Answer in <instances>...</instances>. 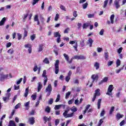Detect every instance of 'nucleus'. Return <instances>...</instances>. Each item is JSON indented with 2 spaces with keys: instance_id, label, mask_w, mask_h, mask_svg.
Listing matches in <instances>:
<instances>
[{
  "instance_id": "obj_1",
  "label": "nucleus",
  "mask_w": 126,
  "mask_h": 126,
  "mask_svg": "<svg viewBox=\"0 0 126 126\" xmlns=\"http://www.w3.org/2000/svg\"><path fill=\"white\" fill-rule=\"evenodd\" d=\"M71 112L70 114H68L69 110H65L63 113V116L64 118H72V116L74 115V113L77 111V108L75 106H73L70 108Z\"/></svg>"
},
{
  "instance_id": "obj_2",
  "label": "nucleus",
  "mask_w": 126,
  "mask_h": 126,
  "mask_svg": "<svg viewBox=\"0 0 126 126\" xmlns=\"http://www.w3.org/2000/svg\"><path fill=\"white\" fill-rule=\"evenodd\" d=\"M114 90V87L113 85H110L109 86L107 92L106 93V95H108L109 96H112V92Z\"/></svg>"
},
{
  "instance_id": "obj_3",
  "label": "nucleus",
  "mask_w": 126,
  "mask_h": 126,
  "mask_svg": "<svg viewBox=\"0 0 126 126\" xmlns=\"http://www.w3.org/2000/svg\"><path fill=\"white\" fill-rule=\"evenodd\" d=\"M60 63V61L59 60H56V63H55V73L56 74H58L59 73V64Z\"/></svg>"
},
{
  "instance_id": "obj_4",
  "label": "nucleus",
  "mask_w": 126,
  "mask_h": 126,
  "mask_svg": "<svg viewBox=\"0 0 126 126\" xmlns=\"http://www.w3.org/2000/svg\"><path fill=\"white\" fill-rule=\"evenodd\" d=\"M110 21H107V24H114V19H115V14H112L110 16Z\"/></svg>"
},
{
  "instance_id": "obj_5",
  "label": "nucleus",
  "mask_w": 126,
  "mask_h": 126,
  "mask_svg": "<svg viewBox=\"0 0 126 126\" xmlns=\"http://www.w3.org/2000/svg\"><path fill=\"white\" fill-rule=\"evenodd\" d=\"M6 97H3L2 98L3 101L5 102V103H6L8 100H9V96H10V94L7 93L6 94Z\"/></svg>"
},
{
  "instance_id": "obj_6",
  "label": "nucleus",
  "mask_w": 126,
  "mask_h": 126,
  "mask_svg": "<svg viewBox=\"0 0 126 126\" xmlns=\"http://www.w3.org/2000/svg\"><path fill=\"white\" fill-rule=\"evenodd\" d=\"M52 90L53 88H52V85L49 84L45 89V92H52Z\"/></svg>"
},
{
  "instance_id": "obj_7",
  "label": "nucleus",
  "mask_w": 126,
  "mask_h": 126,
  "mask_svg": "<svg viewBox=\"0 0 126 126\" xmlns=\"http://www.w3.org/2000/svg\"><path fill=\"white\" fill-rule=\"evenodd\" d=\"M92 79H93L92 83L95 81L96 82L97 80H98V75L97 74H94L91 77Z\"/></svg>"
},
{
  "instance_id": "obj_8",
  "label": "nucleus",
  "mask_w": 126,
  "mask_h": 126,
  "mask_svg": "<svg viewBox=\"0 0 126 126\" xmlns=\"http://www.w3.org/2000/svg\"><path fill=\"white\" fill-rule=\"evenodd\" d=\"M29 123L30 125H34L35 124V118L31 117L29 119Z\"/></svg>"
},
{
  "instance_id": "obj_9",
  "label": "nucleus",
  "mask_w": 126,
  "mask_h": 126,
  "mask_svg": "<svg viewBox=\"0 0 126 126\" xmlns=\"http://www.w3.org/2000/svg\"><path fill=\"white\" fill-rule=\"evenodd\" d=\"M120 0H116L114 1V4L117 9L120 8V7H121V5H120Z\"/></svg>"
},
{
  "instance_id": "obj_10",
  "label": "nucleus",
  "mask_w": 126,
  "mask_h": 126,
  "mask_svg": "<svg viewBox=\"0 0 126 126\" xmlns=\"http://www.w3.org/2000/svg\"><path fill=\"white\" fill-rule=\"evenodd\" d=\"M100 89H96L95 91H94V96H100L101 95V93H100Z\"/></svg>"
},
{
  "instance_id": "obj_11",
  "label": "nucleus",
  "mask_w": 126,
  "mask_h": 126,
  "mask_svg": "<svg viewBox=\"0 0 126 126\" xmlns=\"http://www.w3.org/2000/svg\"><path fill=\"white\" fill-rule=\"evenodd\" d=\"M93 42H94V41H93V40L91 38H89V39L88 40V45H89L90 48H91V47H92Z\"/></svg>"
},
{
  "instance_id": "obj_12",
  "label": "nucleus",
  "mask_w": 126,
  "mask_h": 126,
  "mask_svg": "<svg viewBox=\"0 0 126 126\" xmlns=\"http://www.w3.org/2000/svg\"><path fill=\"white\" fill-rule=\"evenodd\" d=\"M44 49V45L43 44H39L38 45V52H42Z\"/></svg>"
},
{
  "instance_id": "obj_13",
  "label": "nucleus",
  "mask_w": 126,
  "mask_h": 126,
  "mask_svg": "<svg viewBox=\"0 0 126 126\" xmlns=\"http://www.w3.org/2000/svg\"><path fill=\"white\" fill-rule=\"evenodd\" d=\"M51 120H52V118H51V117H49V118L44 116L43 117V121H44V124H46L47 123V122L49 121H51Z\"/></svg>"
},
{
  "instance_id": "obj_14",
  "label": "nucleus",
  "mask_w": 126,
  "mask_h": 126,
  "mask_svg": "<svg viewBox=\"0 0 126 126\" xmlns=\"http://www.w3.org/2000/svg\"><path fill=\"white\" fill-rule=\"evenodd\" d=\"M123 117H124V115L121 114L120 113H117L116 118L117 121H119V120H120V119H122V118H123Z\"/></svg>"
},
{
  "instance_id": "obj_15",
  "label": "nucleus",
  "mask_w": 126,
  "mask_h": 126,
  "mask_svg": "<svg viewBox=\"0 0 126 126\" xmlns=\"http://www.w3.org/2000/svg\"><path fill=\"white\" fill-rule=\"evenodd\" d=\"M6 20V18H5V17L3 18L2 20L0 21V26H2L4 25V23L5 22Z\"/></svg>"
},
{
  "instance_id": "obj_16",
  "label": "nucleus",
  "mask_w": 126,
  "mask_h": 126,
  "mask_svg": "<svg viewBox=\"0 0 126 126\" xmlns=\"http://www.w3.org/2000/svg\"><path fill=\"white\" fill-rule=\"evenodd\" d=\"M38 84V87H37V92H40V90H41V89H42V83L41 82H38L37 83Z\"/></svg>"
},
{
  "instance_id": "obj_17",
  "label": "nucleus",
  "mask_w": 126,
  "mask_h": 126,
  "mask_svg": "<svg viewBox=\"0 0 126 126\" xmlns=\"http://www.w3.org/2000/svg\"><path fill=\"white\" fill-rule=\"evenodd\" d=\"M28 92H29V88H27L25 91L24 96L27 97L28 96Z\"/></svg>"
},
{
  "instance_id": "obj_18",
  "label": "nucleus",
  "mask_w": 126,
  "mask_h": 126,
  "mask_svg": "<svg viewBox=\"0 0 126 126\" xmlns=\"http://www.w3.org/2000/svg\"><path fill=\"white\" fill-rule=\"evenodd\" d=\"M94 66L95 68V69H99L100 68V64H99V63L97 62H96L94 64Z\"/></svg>"
},
{
  "instance_id": "obj_19",
  "label": "nucleus",
  "mask_w": 126,
  "mask_h": 126,
  "mask_svg": "<svg viewBox=\"0 0 126 126\" xmlns=\"http://www.w3.org/2000/svg\"><path fill=\"white\" fill-rule=\"evenodd\" d=\"M3 78H8L9 79V78H12V75H11V74H10L9 76L8 74L3 75Z\"/></svg>"
},
{
  "instance_id": "obj_20",
  "label": "nucleus",
  "mask_w": 126,
  "mask_h": 126,
  "mask_svg": "<svg viewBox=\"0 0 126 126\" xmlns=\"http://www.w3.org/2000/svg\"><path fill=\"white\" fill-rule=\"evenodd\" d=\"M26 110H29V105H30V101H28L24 104Z\"/></svg>"
},
{
  "instance_id": "obj_21",
  "label": "nucleus",
  "mask_w": 126,
  "mask_h": 126,
  "mask_svg": "<svg viewBox=\"0 0 126 126\" xmlns=\"http://www.w3.org/2000/svg\"><path fill=\"white\" fill-rule=\"evenodd\" d=\"M90 107H91L90 104H88L86 106V109L83 112L84 114H86V112H87V111H88V110L89 109V108H90Z\"/></svg>"
},
{
  "instance_id": "obj_22",
  "label": "nucleus",
  "mask_w": 126,
  "mask_h": 126,
  "mask_svg": "<svg viewBox=\"0 0 126 126\" xmlns=\"http://www.w3.org/2000/svg\"><path fill=\"white\" fill-rule=\"evenodd\" d=\"M43 63H46L47 64L50 63V61H49V59H48V58H45L44 60L43 61Z\"/></svg>"
},
{
  "instance_id": "obj_23",
  "label": "nucleus",
  "mask_w": 126,
  "mask_h": 126,
  "mask_svg": "<svg viewBox=\"0 0 126 126\" xmlns=\"http://www.w3.org/2000/svg\"><path fill=\"white\" fill-rule=\"evenodd\" d=\"M102 101L101 99H99L97 101V109H100L101 107V101Z\"/></svg>"
},
{
  "instance_id": "obj_24",
  "label": "nucleus",
  "mask_w": 126,
  "mask_h": 126,
  "mask_svg": "<svg viewBox=\"0 0 126 126\" xmlns=\"http://www.w3.org/2000/svg\"><path fill=\"white\" fill-rule=\"evenodd\" d=\"M45 112H46V113H48V114L51 113V107H49V106H47L45 108Z\"/></svg>"
},
{
  "instance_id": "obj_25",
  "label": "nucleus",
  "mask_w": 126,
  "mask_h": 126,
  "mask_svg": "<svg viewBox=\"0 0 126 126\" xmlns=\"http://www.w3.org/2000/svg\"><path fill=\"white\" fill-rule=\"evenodd\" d=\"M69 43L70 45H73L74 44H75V45H76V43H77V40H71V41H69Z\"/></svg>"
},
{
  "instance_id": "obj_26",
  "label": "nucleus",
  "mask_w": 126,
  "mask_h": 126,
  "mask_svg": "<svg viewBox=\"0 0 126 126\" xmlns=\"http://www.w3.org/2000/svg\"><path fill=\"white\" fill-rule=\"evenodd\" d=\"M22 80H23V78H21L20 79L16 81V84H17V85H19V84L21 83V82L22 81Z\"/></svg>"
},
{
  "instance_id": "obj_27",
  "label": "nucleus",
  "mask_w": 126,
  "mask_h": 126,
  "mask_svg": "<svg viewBox=\"0 0 126 126\" xmlns=\"http://www.w3.org/2000/svg\"><path fill=\"white\" fill-rule=\"evenodd\" d=\"M109 2V0H105L104 1V4L103 6V8H106V7H107V5L108 4V2Z\"/></svg>"
},
{
  "instance_id": "obj_28",
  "label": "nucleus",
  "mask_w": 126,
  "mask_h": 126,
  "mask_svg": "<svg viewBox=\"0 0 126 126\" xmlns=\"http://www.w3.org/2000/svg\"><path fill=\"white\" fill-rule=\"evenodd\" d=\"M46 74H47V71H46V70H43V72L42 73V76H43V77H44V79L48 78L47 77V75H46Z\"/></svg>"
},
{
  "instance_id": "obj_29",
  "label": "nucleus",
  "mask_w": 126,
  "mask_h": 126,
  "mask_svg": "<svg viewBox=\"0 0 126 126\" xmlns=\"http://www.w3.org/2000/svg\"><path fill=\"white\" fill-rule=\"evenodd\" d=\"M60 100H61V94H58L57 95V97L56 99L55 100V102L57 103L58 102H60Z\"/></svg>"
},
{
  "instance_id": "obj_30",
  "label": "nucleus",
  "mask_w": 126,
  "mask_h": 126,
  "mask_svg": "<svg viewBox=\"0 0 126 126\" xmlns=\"http://www.w3.org/2000/svg\"><path fill=\"white\" fill-rule=\"evenodd\" d=\"M117 67H119L121 65V60L120 59H117L116 61Z\"/></svg>"
},
{
  "instance_id": "obj_31",
  "label": "nucleus",
  "mask_w": 126,
  "mask_h": 126,
  "mask_svg": "<svg viewBox=\"0 0 126 126\" xmlns=\"http://www.w3.org/2000/svg\"><path fill=\"white\" fill-rule=\"evenodd\" d=\"M89 26V24L88 23H85L83 25V29H87V27Z\"/></svg>"
},
{
  "instance_id": "obj_32",
  "label": "nucleus",
  "mask_w": 126,
  "mask_h": 126,
  "mask_svg": "<svg viewBox=\"0 0 126 126\" xmlns=\"http://www.w3.org/2000/svg\"><path fill=\"white\" fill-rule=\"evenodd\" d=\"M115 111V107L112 106L110 110L109 114L110 115H112L113 114V112Z\"/></svg>"
},
{
  "instance_id": "obj_33",
  "label": "nucleus",
  "mask_w": 126,
  "mask_h": 126,
  "mask_svg": "<svg viewBox=\"0 0 126 126\" xmlns=\"http://www.w3.org/2000/svg\"><path fill=\"white\" fill-rule=\"evenodd\" d=\"M71 92H68L65 95V99H68V98H69V96H70V94H71Z\"/></svg>"
},
{
  "instance_id": "obj_34",
  "label": "nucleus",
  "mask_w": 126,
  "mask_h": 126,
  "mask_svg": "<svg viewBox=\"0 0 126 126\" xmlns=\"http://www.w3.org/2000/svg\"><path fill=\"white\" fill-rule=\"evenodd\" d=\"M83 9H86L87 6H88V3L86 2L82 5Z\"/></svg>"
},
{
  "instance_id": "obj_35",
  "label": "nucleus",
  "mask_w": 126,
  "mask_h": 126,
  "mask_svg": "<svg viewBox=\"0 0 126 126\" xmlns=\"http://www.w3.org/2000/svg\"><path fill=\"white\" fill-rule=\"evenodd\" d=\"M20 86L19 85H14V90H19Z\"/></svg>"
},
{
  "instance_id": "obj_36",
  "label": "nucleus",
  "mask_w": 126,
  "mask_h": 126,
  "mask_svg": "<svg viewBox=\"0 0 126 126\" xmlns=\"http://www.w3.org/2000/svg\"><path fill=\"white\" fill-rule=\"evenodd\" d=\"M24 30L25 31L24 32V38H26V37H27V34H28V32L26 31V28H24Z\"/></svg>"
},
{
  "instance_id": "obj_37",
  "label": "nucleus",
  "mask_w": 126,
  "mask_h": 126,
  "mask_svg": "<svg viewBox=\"0 0 126 126\" xmlns=\"http://www.w3.org/2000/svg\"><path fill=\"white\" fill-rule=\"evenodd\" d=\"M107 81H108V77H104L103 80H102L101 82L99 83V84H102L103 82H107Z\"/></svg>"
},
{
  "instance_id": "obj_38",
  "label": "nucleus",
  "mask_w": 126,
  "mask_h": 126,
  "mask_svg": "<svg viewBox=\"0 0 126 126\" xmlns=\"http://www.w3.org/2000/svg\"><path fill=\"white\" fill-rule=\"evenodd\" d=\"M104 55L105 60L108 61V60H109V54L108 53V52H105Z\"/></svg>"
},
{
  "instance_id": "obj_39",
  "label": "nucleus",
  "mask_w": 126,
  "mask_h": 126,
  "mask_svg": "<svg viewBox=\"0 0 126 126\" xmlns=\"http://www.w3.org/2000/svg\"><path fill=\"white\" fill-rule=\"evenodd\" d=\"M54 37H55V38H57V37H61V34L59 32H54Z\"/></svg>"
},
{
  "instance_id": "obj_40",
  "label": "nucleus",
  "mask_w": 126,
  "mask_h": 126,
  "mask_svg": "<svg viewBox=\"0 0 126 126\" xmlns=\"http://www.w3.org/2000/svg\"><path fill=\"white\" fill-rule=\"evenodd\" d=\"M7 53L10 55H12V54L14 53V50H13V49H10L9 50L7 51Z\"/></svg>"
},
{
  "instance_id": "obj_41",
  "label": "nucleus",
  "mask_w": 126,
  "mask_h": 126,
  "mask_svg": "<svg viewBox=\"0 0 126 126\" xmlns=\"http://www.w3.org/2000/svg\"><path fill=\"white\" fill-rule=\"evenodd\" d=\"M63 57L66 61H68V60H69V57H68V55H67L66 54L64 53L63 54Z\"/></svg>"
},
{
  "instance_id": "obj_42",
  "label": "nucleus",
  "mask_w": 126,
  "mask_h": 126,
  "mask_svg": "<svg viewBox=\"0 0 126 126\" xmlns=\"http://www.w3.org/2000/svg\"><path fill=\"white\" fill-rule=\"evenodd\" d=\"M105 109H103L100 113V117H104L105 115Z\"/></svg>"
},
{
  "instance_id": "obj_43",
  "label": "nucleus",
  "mask_w": 126,
  "mask_h": 126,
  "mask_svg": "<svg viewBox=\"0 0 126 126\" xmlns=\"http://www.w3.org/2000/svg\"><path fill=\"white\" fill-rule=\"evenodd\" d=\"M95 16V14H88V18H93Z\"/></svg>"
},
{
  "instance_id": "obj_44",
  "label": "nucleus",
  "mask_w": 126,
  "mask_h": 126,
  "mask_svg": "<svg viewBox=\"0 0 126 126\" xmlns=\"http://www.w3.org/2000/svg\"><path fill=\"white\" fill-rule=\"evenodd\" d=\"M61 108V104H59V105H56L55 107H54V109L55 110H59L60 109V108Z\"/></svg>"
},
{
  "instance_id": "obj_45",
  "label": "nucleus",
  "mask_w": 126,
  "mask_h": 126,
  "mask_svg": "<svg viewBox=\"0 0 126 126\" xmlns=\"http://www.w3.org/2000/svg\"><path fill=\"white\" fill-rule=\"evenodd\" d=\"M17 35L18 37V40H21V38H22V34L19 33H17Z\"/></svg>"
},
{
  "instance_id": "obj_46",
  "label": "nucleus",
  "mask_w": 126,
  "mask_h": 126,
  "mask_svg": "<svg viewBox=\"0 0 126 126\" xmlns=\"http://www.w3.org/2000/svg\"><path fill=\"white\" fill-rule=\"evenodd\" d=\"M65 82H69V80H70V76H66L65 77Z\"/></svg>"
},
{
  "instance_id": "obj_47",
  "label": "nucleus",
  "mask_w": 126,
  "mask_h": 126,
  "mask_svg": "<svg viewBox=\"0 0 126 126\" xmlns=\"http://www.w3.org/2000/svg\"><path fill=\"white\" fill-rule=\"evenodd\" d=\"M60 8L62 10H63V11H66V9H65V7L63 5H60Z\"/></svg>"
},
{
  "instance_id": "obj_48",
  "label": "nucleus",
  "mask_w": 126,
  "mask_h": 126,
  "mask_svg": "<svg viewBox=\"0 0 126 126\" xmlns=\"http://www.w3.org/2000/svg\"><path fill=\"white\" fill-rule=\"evenodd\" d=\"M59 18H60V15H59V14H57L55 17V21H58L59 20Z\"/></svg>"
},
{
  "instance_id": "obj_49",
  "label": "nucleus",
  "mask_w": 126,
  "mask_h": 126,
  "mask_svg": "<svg viewBox=\"0 0 126 126\" xmlns=\"http://www.w3.org/2000/svg\"><path fill=\"white\" fill-rule=\"evenodd\" d=\"M76 73H81V70H80V68L79 67L76 68Z\"/></svg>"
},
{
  "instance_id": "obj_50",
  "label": "nucleus",
  "mask_w": 126,
  "mask_h": 126,
  "mask_svg": "<svg viewBox=\"0 0 126 126\" xmlns=\"http://www.w3.org/2000/svg\"><path fill=\"white\" fill-rule=\"evenodd\" d=\"M103 123H104V121H103V119H101L99 120V122H98V125L97 126H100L102 125V124H103Z\"/></svg>"
},
{
  "instance_id": "obj_51",
  "label": "nucleus",
  "mask_w": 126,
  "mask_h": 126,
  "mask_svg": "<svg viewBox=\"0 0 126 126\" xmlns=\"http://www.w3.org/2000/svg\"><path fill=\"white\" fill-rule=\"evenodd\" d=\"M31 98H32V100L35 101V100H36V98H37V95H36L35 94H32L31 96Z\"/></svg>"
},
{
  "instance_id": "obj_52",
  "label": "nucleus",
  "mask_w": 126,
  "mask_h": 126,
  "mask_svg": "<svg viewBox=\"0 0 126 126\" xmlns=\"http://www.w3.org/2000/svg\"><path fill=\"white\" fill-rule=\"evenodd\" d=\"M123 68H124L122 67V68H120L119 69H116L115 70L116 73H117V74L120 73V72H121V71H122V70H123Z\"/></svg>"
},
{
  "instance_id": "obj_53",
  "label": "nucleus",
  "mask_w": 126,
  "mask_h": 126,
  "mask_svg": "<svg viewBox=\"0 0 126 126\" xmlns=\"http://www.w3.org/2000/svg\"><path fill=\"white\" fill-rule=\"evenodd\" d=\"M104 32H105V30H104V29L101 30L99 33V35H101V36H103V35H104Z\"/></svg>"
},
{
  "instance_id": "obj_54",
  "label": "nucleus",
  "mask_w": 126,
  "mask_h": 126,
  "mask_svg": "<svg viewBox=\"0 0 126 126\" xmlns=\"http://www.w3.org/2000/svg\"><path fill=\"white\" fill-rule=\"evenodd\" d=\"M74 104H76L77 106H78V105H80V103H79V100L78 99L75 100Z\"/></svg>"
},
{
  "instance_id": "obj_55",
  "label": "nucleus",
  "mask_w": 126,
  "mask_h": 126,
  "mask_svg": "<svg viewBox=\"0 0 126 126\" xmlns=\"http://www.w3.org/2000/svg\"><path fill=\"white\" fill-rule=\"evenodd\" d=\"M21 106V103H19L15 106V109H17L19 108H20V106Z\"/></svg>"
},
{
  "instance_id": "obj_56",
  "label": "nucleus",
  "mask_w": 126,
  "mask_h": 126,
  "mask_svg": "<svg viewBox=\"0 0 126 126\" xmlns=\"http://www.w3.org/2000/svg\"><path fill=\"white\" fill-rule=\"evenodd\" d=\"M80 44L81 45V47H84L85 46V43H84V40H82L80 42Z\"/></svg>"
},
{
  "instance_id": "obj_57",
  "label": "nucleus",
  "mask_w": 126,
  "mask_h": 126,
  "mask_svg": "<svg viewBox=\"0 0 126 126\" xmlns=\"http://www.w3.org/2000/svg\"><path fill=\"white\" fill-rule=\"evenodd\" d=\"M36 38V35L35 34H33L31 36V39L32 41H34V39Z\"/></svg>"
},
{
  "instance_id": "obj_58",
  "label": "nucleus",
  "mask_w": 126,
  "mask_h": 126,
  "mask_svg": "<svg viewBox=\"0 0 126 126\" xmlns=\"http://www.w3.org/2000/svg\"><path fill=\"white\" fill-rule=\"evenodd\" d=\"M34 21H38L39 18H38V15H35L34 17Z\"/></svg>"
},
{
  "instance_id": "obj_59",
  "label": "nucleus",
  "mask_w": 126,
  "mask_h": 126,
  "mask_svg": "<svg viewBox=\"0 0 126 126\" xmlns=\"http://www.w3.org/2000/svg\"><path fill=\"white\" fill-rule=\"evenodd\" d=\"M123 51V47H120L119 49L117 50V52L118 54H121L122 52Z\"/></svg>"
},
{
  "instance_id": "obj_60",
  "label": "nucleus",
  "mask_w": 126,
  "mask_h": 126,
  "mask_svg": "<svg viewBox=\"0 0 126 126\" xmlns=\"http://www.w3.org/2000/svg\"><path fill=\"white\" fill-rule=\"evenodd\" d=\"M102 51L103 49H102V48L101 47H98L97 48V53H101V52H102Z\"/></svg>"
},
{
  "instance_id": "obj_61",
  "label": "nucleus",
  "mask_w": 126,
  "mask_h": 126,
  "mask_svg": "<svg viewBox=\"0 0 126 126\" xmlns=\"http://www.w3.org/2000/svg\"><path fill=\"white\" fill-rule=\"evenodd\" d=\"M86 58L84 56H79V60H85Z\"/></svg>"
},
{
  "instance_id": "obj_62",
  "label": "nucleus",
  "mask_w": 126,
  "mask_h": 126,
  "mask_svg": "<svg viewBox=\"0 0 126 126\" xmlns=\"http://www.w3.org/2000/svg\"><path fill=\"white\" fill-rule=\"evenodd\" d=\"M74 101V99H72L68 101V105H71L72 103H73V101Z\"/></svg>"
},
{
  "instance_id": "obj_63",
  "label": "nucleus",
  "mask_w": 126,
  "mask_h": 126,
  "mask_svg": "<svg viewBox=\"0 0 126 126\" xmlns=\"http://www.w3.org/2000/svg\"><path fill=\"white\" fill-rule=\"evenodd\" d=\"M53 101L54 99L53 98H50L48 101V104H49V105H52V104H53Z\"/></svg>"
},
{
  "instance_id": "obj_64",
  "label": "nucleus",
  "mask_w": 126,
  "mask_h": 126,
  "mask_svg": "<svg viewBox=\"0 0 126 126\" xmlns=\"http://www.w3.org/2000/svg\"><path fill=\"white\" fill-rule=\"evenodd\" d=\"M36 79H37V77L34 76L32 78V79L31 80V82H34V81H35V80H36Z\"/></svg>"
}]
</instances>
